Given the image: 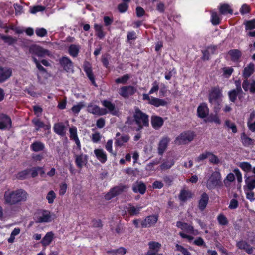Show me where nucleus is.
<instances>
[{
    "label": "nucleus",
    "instance_id": "nucleus-1",
    "mask_svg": "<svg viewBox=\"0 0 255 255\" xmlns=\"http://www.w3.org/2000/svg\"><path fill=\"white\" fill-rule=\"evenodd\" d=\"M28 194L23 189H17L15 190L5 191L4 193V203L10 206L15 205L27 200Z\"/></svg>",
    "mask_w": 255,
    "mask_h": 255
},
{
    "label": "nucleus",
    "instance_id": "nucleus-2",
    "mask_svg": "<svg viewBox=\"0 0 255 255\" xmlns=\"http://www.w3.org/2000/svg\"><path fill=\"white\" fill-rule=\"evenodd\" d=\"M133 117L136 124L138 126L136 129L137 131L142 129L144 127L149 126V116L143 112L138 108L135 109Z\"/></svg>",
    "mask_w": 255,
    "mask_h": 255
},
{
    "label": "nucleus",
    "instance_id": "nucleus-3",
    "mask_svg": "<svg viewBox=\"0 0 255 255\" xmlns=\"http://www.w3.org/2000/svg\"><path fill=\"white\" fill-rule=\"evenodd\" d=\"M222 90L219 86H215L212 87L209 93V102L213 105L216 104L214 107V111L215 112H218L220 109V99L222 96Z\"/></svg>",
    "mask_w": 255,
    "mask_h": 255
},
{
    "label": "nucleus",
    "instance_id": "nucleus-4",
    "mask_svg": "<svg viewBox=\"0 0 255 255\" xmlns=\"http://www.w3.org/2000/svg\"><path fill=\"white\" fill-rule=\"evenodd\" d=\"M222 185L221 175L220 172L219 171H214L207 180V188L209 190H212Z\"/></svg>",
    "mask_w": 255,
    "mask_h": 255
},
{
    "label": "nucleus",
    "instance_id": "nucleus-5",
    "mask_svg": "<svg viewBox=\"0 0 255 255\" xmlns=\"http://www.w3.org/2000/svg\"><path fill=\"white\" fill-rule=\"evenodd\" d=\"M128 185L120 184L111 188L109 191L107 193L105 196V199L106 200H110L112 198L122 194L123 192L128 189Z\"/></svg>",
    "mask_w": 255,
    "mask_h": 255
},
{
    "label": "nucleus",
    "instance_id": "nucleus-6",
    "mask_svg": "<svg viewBox=\"0 0 255 255\" xmlns=\"http://www.w3.org/2000/svg\"><path fill=\"white\" fill-rule=\"evenodd\" d=\"M34 220L36 223H48L51 221V215L49 211L41 210L36 213Z\"/></svg>",
    "mask_w": 255,
    "mask_h": 255
},
{
    "label": "nucleus",
    "instance_id": "nucleus-7",
    "mask_svg": "<svg viewBox=\"0 0 255 255\" xmlns=\"http://www.w3.org/2000/svg\"><path fill=\"white\" fill-rule=\"evenodd\" d=\"M195 136L196 134L194 132L188 130L181 133L176 138V140L179 141L180 144H185L188 142L192 141Z\"/></svg>",
    "mask_w": 255,
    "mask_h": 255
},
{
    "label": "nucleus",
    "instance_id": "nucleus-8",
    "mask_svg": "<svg viewBox=\"0 0 255 255\" xmlns=\"http://www.w3.org/2000/svg\"><path fill=\"white\" fill-rule=\"evenodd\" d=\"M137 91L136 88L132 85L122 86L119 90V94L125 98H128L133 95Z\"/></svg>",
    "mask_w": 255,
    "mask_h": 255
},
{
    "label": "nucleus",
    "instance_id": "nucleus-9",
    "mask_svg": "<svg viewBox=\"0 0 255 255\" xmlns=\"http://www.w3.org/2000/svg\"><path fill=\"white\" fill-rule=\"evenodd\" d=\"M87 111L88 113L97 116H103L107 114L106 108H101L99 106L90 103L87 106Z\"/></svg>",
    "mask_w": 255,
    "mask_h": 255
},
{
    "label": "nucleus",
    "instance_id": "nucleus-10",
    "mask_svg": "<svg viewBox=\"0 0 255 255\" xmlns=\"http://www.w3.org/2000/svg\"><path fill=\"white\" fill-rule=\"evenodd\" d=\"M29 51L32 54V56H37L39 57H43L48 55L49 51L43 48L42 47L33 45L29 47Z\"/></svg>",
    "mask_w": 255,
    "mask_h": 255
},
{
    "label": "nucleus",
    "instance_id": "nucleus-11",
    "mask_svg": "<svg viewBox=\"0 0 255 255\" xmlns=\"http://www.w3.org/2000/svg\"><path fill=\"white\" fill-rule=\"evenodd\" d=\"M12 121L11 118L6 114L0 113V130H5L11 128Z\"/></svg>",
    "mask_w": 255,
    "mask_h": 255
},
{
    "label": "nucleus",
    "instance_id": "nucleus-12",
    "mask_svg": "<svg viewBox=\"0 0 255 255\" xmlns=\"http://www.w3.org/2000/svg\"><path fill=\"white\" fill-rule=\"evenodd\" d=\"M31 122L35 127L34 131L35 132L39 131L40 128H43L44 130H50L51 129L50 124H45L38 118H33Z\"/></svg>",
    "mask_w": 255,
    "mask_h": 255
},
{
    "label": "nucleus",
    "instance_id": "nucleus-13",
    "mask_svg": "<svg viewBox=\"0 0 255 255\" xmlns=\"http://www.w3.org/2000/svg\"><path fill=\"white\" fill-rule=\"evenodd\" d=\"M83 69L92 84L94 86H97L95 77L92 71V67L90 63L85 61L83 65Z\"/></svg>",
    "mask_w": 255,
    "mask_h": 255
},
{
    "label": "nucleus",
    "instance_id": "nucleus-14",
    "mask_svg": "<svg viewBox=\"0 0 255 255\" xmlns=\"http://www.w3.org/2000/svg\"><path fill=\"white\" fill-rule=\"evenodd\" d=\"M12 70L11 68L0 66V83L7 80L12 75Z\"/></svg>",
    "mask_w": 255,
    "mask_h": 255
},
{
    "label": "nucleus",
    "instance_id": "nucleus-15",
    "mask_svg": "<svg viewBox=\"0 0 255 255\" xmlns=\"http://www.w3.org/2000/svg\"><path fill=\"white\" fill-rule=\"evenodd\" d=\"M158 220V215H151L147 216L141 222V226L142 228H147L152 226L155 224Z\"/></svg>",
    "mask_w": 255,
    "mask_h": 255
},
{
    "label": "nucleus",
    "instance_id": "nucleus-16",
    "mask_svg": "<svg viewBox=\"0 0 255 255\" xmlns=\"http://www.w3.org/2000/svg\"><path fill=\"white\" fill-rule=\"evenodd\" d=\"M59 64L63 69L69 72L73 68V64L71 60L66 56H62L59 59Z\"/></svg>",
    "mask_w": 255,
    "mask_h": 255
},
{
    "label": "nucleus",
    "instance_id": "nucleus-17",
    "mask_svg": "<svg viewBox=\"0 0 255 255\" xmlns=\"http://www.w3.org/2000/svg\"><path fill=\"white\" fill-rule=\"evenodd\" d=\"M170 142V139L167 136H164L160 140L158 145V153L159 155L162 156L166 150Z\"/></svg>",
    "mask_w": 255,
    "mask_h": 255
},
{
    "label": "nucleus",
    "instance_id": "nucleus-18",
    "mask_svg": "<svg viewBox=\"0 0 255 255\" xmlns=\"http://www.w3.org/2000/svg\"><path fill=\"white\" fill-rule=\"evenodd\" d=\"M236 246L238 249L245 251L248 254H252L253 252V247H251L246 241L241 240L237 242Z\"/></svg>",
    "mask_w": 255,
    "mask_h": 255
},
{
    "label": "nucleus",
    "instance_id": "nucleus-19",
    "mask_svg": "<svg viewBox=\"0 0 255 255\" xmlns=\"http://www.w3.org/2000/svg\"><path fill=\"white\" fill-rule=\"evenodd\" d=\"M209 109L206 103H201L197 108V113L198 117L205 118L208 115Z\"/></svg>",
    "mask_w": 255,
    "mask_h": 255
},
{
    "label": "nucleus",
    "instance_id": "nucleus-20",
    "mask_svg": "<svg viewBox=\"0 0 255 255\" xmlns=\"http://www.w3.org/2000/svg\"><path fill=\"white\" fill-rule=\"evenodd\" d=\"M151 123L153 128L155 130H158L163 126L164 120L160 116L153 115L151 117Z\"/></svg>",
    "mask_w": 255,
    "mask_h": 255
},
{
    "label": "nucleus",
    "instance_id": "nucleus-21",
    "mask_svg": "<svg viewBox=\"0 0 255 255\" xmlns=\"http://www.w3.org/2000/svg\"><path fill=\"white\" fill-rule=\"evenodd\" d=\"M149 250L147 252L146 255H155L158 253L161 248V244L155 241H150L148 243Z\"/></svg>",
    "mask_w": 255,
    "mask_h": 255
},
{
    "label": "nucleus",
    "instance_id": "nucleus-22",
    "mask_svg": "<svg viewBox=\"0 0 255 255\" xmlns=\"http://www.w3.org/2000/svg\"><path fill=\"white\" fill-rule=\"evenodd\" d=\"M53 130L55 133L62 137L66 135V128L62 122L55 123L53 127Z\"/></svg>",
    "mask_w": 255,
    "mask_h": 255
},
{
    "label": "nucleus",
    "instance_id": "nucleus-23",
    "mask_svg": "<svg viewBox=\"0 0 255 255\" xmlns=\"http://www.w3.org/2000/svg\"><path fill=\"white\" fill-rule=\"evenodd\" d=\"M146 188L145 184L142 181H136L132 186V190L134 193H139L142 195L145 193Z\"/></svg>",
    "mask_w": 255,
    "mask_h": 255
},
{
    "label": "nucleus",
    "instance_id": "nucleus-24",
    "mask_svg": "<svg viewBox=\"0 0 255 255\" xmlns=\"http://www.w3.org/2000/svg\"><path fill=\"white\" fill-rule=\"evenodd\" d=\"M121 135L120 132H117L116 134V139L115 142V145L117 147H121L124 143L128 142L129 139L130 137L128 135H123L119 137Z\"/></svg>",
    "mask_w": 255,
    "mask_h": 255
},
{
    "label": "nucleus",
    "instance_id": "nucleus-25",
    "mask_svg": "<svg viewBox=\"0 0 255 255\" xmlns=\"http://www.w3.org/2000/svg\"><path fill=\"white\" fill-rule=\"evenodd\" d=\"M208 201L209 196L206 193L204 192L201 194L200 199L198 201V207L200 211H203L205 210L208 203Z\"/></svg>",
    "mask_w": 255,
    "mask_h": 255
},
{
    "label": "nucleus",
    "instance_id": "nucleus-26",
    "mask_svg": "<svg viewBox=\"0 0 255 255\" xmlns=\"http://www.w3.org/2000/svg\"><path fill=\"white\" fill-rule=\"evenodd\" d=\"M246 185L244 186L245 192L246 190L252 191L255 188V177L249 176L245 180Z\"/></svg>",
    "mask_w": 255,
    "mask_h": 255
},
{
    "label": "nucleus",
    "instance_id": "nucleus-27",
    "mask_svg": "<svg viewBox=\"0 0 255 255\" xmlns=\"http://www.w3.org/2000/svg\"><path fill=\"white\" fill-rule=\"evenodd\" d=\"M54 238V233L53 232H48L41 240V243L43 247L49 246L52 242Z\"/></svg>",
    "mask_w": 255,
    "mask_h": 255
},
{
    "label": "nucleus",
    "instance_id": "nucleus-28",
    "mask_svg": "<svg viewBox=\"0 0 255 255\" xmlns=\"http://www.w3.org/2000/svg\"><path fill=\"white\" fill-rule=\"evenodd\" d=\"M255 71V65L253 63H250L244 68L242 76L245 79H248Z\"/></svg>",
    "mask_w": 255,
    "mask_h": 255
},
{
    "label": "nucleus",
    "instance_id": "nucleus-29",
    "mask_svg": "<svg viewBox=\"0 0 255 255\" xmlns=\"http://www.w3.org/2000/svg\"><path fill=\"white\" fill-rule=\"evenodd\" d=\"M193 193L189 190L182 189L179 195V199L181 201L186 202L188 199L192 198Z\"/></svg>",
    "mask_w": 255,
    "mask_h": 255
},
{
    "label": "nucleus",
    "instance_id": "nucleus-30",
    "mask_svg": "<svg viewBox=\"0 0 255 255\" xmlns=\"http://www.w3.org/2000/svg\"><path fill=\"white\" fill-rule=\"evenodd\" d=\"M94 152L97 158L102 163H105L107 161V154L102 149H96L94 150Z\"/></svg>",
    "mask_w": 255,
    "mask_h": 255
},
{
    "label": "nucleus",
    "instance_id": "nucleus-31",
    "mask_svg": "<svg viewBox=\"0 0 255 255\" xmlns=\"http://www.w3.org/2000/svg\"><path fill=\"white\" fill-rule=\"evenodd\" d=\"M176 227L187 233H190V231L193 230L192 225L181 221H178L176 222Z\"/></svg>",
    "mask_w": 255,
    "mask_h": 255
},
{
    "label": "nucleus",
    "instance_id": "nucleus-32",
    "mask_svg": "<svg viewBox=\"0 0 255 255\" xmlns=\"http://www.w3.org/2000/svg\"><path fill=\"white\" fill-rule=\"evenodd\" d=\"M148 103L151 105H153L155 107H158L160 106H165L168 104L167 102L163 99H159L151 97L150 101L148 102Z\"/></svg>",
    "mask_w": 255,
    "mask_h": 255
},
{
    "label": "nucleus",
    "instance_id": "nucleus-33",
    "mask_svg": "<svg viewBox=\"0 0 255 255\" xmlns=\"http://www.w3.org/2000/svg\"><path fill=\"white\" fill-rule=\"evenodd\" d=\"M228 54L231 57V59L233 62H238L241 57L242 53L238 49H231L228 51Z\"/></svg>",
    "mask_w": 255,
    "mask_h": 255
},
{
    "label": "nucleus",
    "instance_id": "nucleus-34",
    "mask_svg": "<svg viewBox=\"0 0 255 255\" xmlns=\"http://www.w3.org/2000/svg\"><path fill=\"white\" fill-rule=\"evenodd\" d=\"M219 12L222 15H227L228 14L232 15L233 11L230 5L227 3L220 4L219 7Z\"/></svg>",
    "mask_w": 255,
    "mask_h": 255
},
{
    "label": "nucleus",
    "instance_id": "nucleus-35",
    "mask_svg": "<svg viewBox=\"0 0 255 255\" xmlns=\"http://www.w3.org/2000/svg\"><path fill=\"white\" fill-rule=\"evenodd\" d=\"M44 148V144L39 141H34L30 145L31 150L35 152L42 151Z\"/></svg>",
    "mask_w": 255,
    "mask_h": 255
},
{
    "label": "nucleus",
    "instance_id": "nucleus-36",
    "mask_svg": "<svg viewBox=\"0 0 255 255\" xmlns=\"http://www.w3.org/2000/svg\"><path fill=\"white\" fill-rule=\"evenodd\" d=\"M241 139L242 143L245 147H248L254 144V139L249 137L245 132H243L241 134Z\"/></svg>",
    "mask_w": 255,
    "mask_h": 255
},
{
    "label": "nucleus",
    "instance_id": "nucleus-37",
    "mask_svg": "<svg viewBox=\"0 0 255 255\" xmlns=\"http://www.w3.org/2000/svg\"><path fill=\"white\" fill-rule=\"evenodd\" d=\"M141 207H135L131 204H129L127 207V210L131 216H137L140 213Z\"/></svg>",
    "mask_w": 255,
    "mask_h": 255
},
{
    "label": "nucleus",
    "instance_id": "nucleus-38",
    "mask_svg": "<svg viewBox=\"0 0 255 255\" xmlns=\"http://www.w3.org/2000/svg\"><path fill=\"white\" fill-rule=\"evenodd\" d=\"M80 48L81 47L79 45L71 44L68 48V53L72 57H76L79 53Z\"/></svg>",
    "mask_w": 255,
    "mask_h": 255
},
{
    "label": "nucleus",
    "instance_id": "nucleus-39",
    "mask_svg": "<svg viewBox=\"0 0 255 255\" xmlns=\"http://www.w3.org/2000/svg\"><path fill=\"white\" fill-rule=\"evenodd\" d=\"M102 104L112 114L114 115H116L117 112L115 111V105L114 104L107 100H103L102 102Z\"/></svg>",
    "mask_w": 255,
    "mask_h": 255
},
{
    "label": "nucleus",
    "instance_id": "nucleus-40",
    "mask_svg": "<svg viewBox=\"0 0 255 255\" xmlns=\"http://www.w3.org/2000/svg\"><path fill=\"white\" fill-rule=\"evenodd\" d=\"M175 164V161L173 159H170L163 160L162 163L160 165V168L162 170H166L170 169Z\"/></svg>",
    "mask_w": 255,
    "mask_h": 255
},
{
    "label": "nucleus",
    "instance_id": "nucleus-41",
    "mask_svg": "<svg viewBox=\"0 0 255 255\" xmlns=\"http://www.w3.org/2000/svg\"><path fill=\"white\" fill-rule=\"evenodd\" d=\"M94 28L96 32V35L100 39H102L106 35V33L103 31L102 25L98 24H95Z\"/></svg>",
    "mask_w": 255,
    "mask_h": 255
},
{
    "label": "nucleus",
    "instance_id": "nucleus-42",
    "mask_svg": "<svg viewBox=\"0 0 255 255\" xmlns=\"http://www.w3.org/2000/svg\"><path fill=\"white\" fill-rule=\"evenodd\" d=\"M30 169H26L19 172L16 175V178L19 180H24L29 177L30 174Z\"/></svg>",
    "mask_w": 255,
    "mask_h": 255
},
{
    "label": "nucleus",
    "instance_id": "nucleus-43",
    "mask_svg": "<svg viewBox=\"0 0 255 255\" xmlns=\"http://www.w3.org/2000/svg\"><path fill=\"white\" fill-rule=\"evenodd\" d=\"M217 221L221 226H227L229 224V221L227 218L223 213L219 214L217 217Z\"/></svg>",
    "mask_w": 255,
    "mask_h": 255
},
{
    "label": "nucleus",
    "instance_id": "nucleus-44",
    "mask_svg": "<svg viewBox=\"0 0 255 255\" xmlns=\"http://www.w3.org/2000/svg\"><path fill=\"white\" fill-rule=\"evenodd\" d=\"M0 38L4 41L6 43H7L9 45H11L15 43L17 41L16 38H13L10 36H6L4 35H0Z\"/></svg>",
    "mask_w": 255,
    "mask_h": 255
},
{
    "label": "nucleus",
    "instance_id": "nucleus-45",
    "mask_svg": "<svg viewBox=\"0 0 255 255\" xmlns=\"http://www.w3.org/2000/svg\"><path fill=\"white\" fill-rule=\"evenodd\" d=\"M130 76L128 74H124L121 77L115 79V81L116 84H126L129 80Z\"/></svg>",
    "mask_w": 255,
    "mask_h": 255
},
{
    "label": "nucleus",
    "instance_id": "nucleus-46",
    "mask_svg": "<svg viewBox=\"0 0 255 255\" xmlns=\"http://www.w3.org/2000/svg\"><path fill=\"white\" fill-rule=\"evenodd\" d=\"M221 19L216 12L211 13V22L213 25H218L220 24Z\"/></svg>",
    "mask_w": 255,
    "mask_h": 255
},
{
    "label": "nucleus",
    "instance_id": "nucleus-47",
    "mask_svg": "<svg viewBox=\"0 0 255 255\" xmlns=\"http://www.w3.org/2000/svg\"><path fill=\"white\" fill-rule=\"evenodd\" d=\"M85 105L84 101H81L78 103L77 105H74L71 108V111L74 114H78L82 108L84 107Z\"/></svg>",
    "mask_w": 255,
    "mask_h": 255
},
{
    "label": "nucleus",
    "instance_id": "nucleus-48",
    "mask_svg": "<svg viewBox=\"0 0 255 255\" xmlns=\"http://www.w3.org/2000/svg\"><path fill=\"white\" fill-rule=\"evenodd\" d=\"M239 167L245 172L248 173L252 170V166L248 162H242L239 164Z\"/></svg>",
    "mask_w": 255,
    "mask_h": 255
},
{
    "label": "nucleus",
    "instance_id": "nucleus-49",
    "mask_svg": "<svg viewBox=\"0 0 255 255\" xmlns=\"http://www.w3.org/2000/svg\"><path fill=\"white\" fill-rule=\"evenodd\" d=\"M225 126L231 129L233 133L237 132V128L235 124L232 122L230 120H226L225 122Z\"/></svg>",
    "mask_w": 255,
    "mask_h": 255
},
{
    "label": "nucleus",
    "instance_id": "nucleus-50",
    "mask_svg": "<svg viewBox=\"0 0 255 255\" xmlns=\"http://www.w3.org/2000/svg\"><path fill=\"white\" fill-rule=\"evenodd\" d=\"M75 164L77 166V167L81 169L83 165V154H81L80 155H75Z\"/></svg>",
    "mask_w": 255,
    "mask_h": 255
},
{
    "label": "nucleus",
    "instance_id": "nucleus-51",
    "mask_svg": "<svg viewBox=\"0 0 255 255\" xmlns=\"http://www.w3.org/2000/svg\"><path fill=\"white\" fill-rule=\"evenodd\" d=\"M127 252V250L124 247H120L117 249L112 250L108 252L113 255H124Z\"/></svg>",
    "mask_w": 255,
    "mask_h": 255
},
{
    "label": "nucleus",
    "instance_id": "nucleus-52",
    "mask_svg": "<svg viewBox=\"0 0 255 255\" xmlns=\"http://www.w3.org/2000/svg\"><path fill=\"white\" fill-rule=\"evenodd\" d=\"M245 30H252L255 29V19L246 21L244 22Z\"/></svg>",
    "mask_w": 255,
    "mask_h": 255
},
{
    "label": "nucleus",
    "instance_id": "nucleus-53",
    "mask_svg": "<svg viewBox=\"0 0 255 255\" xmlns=\"http://www.w3.org/2000/svg\"><path fill=\"white\" fill-rule=\"evenodd\" d=\"M32 59L39 71L42 73H47V70L40 64V63L35 56H32Z\"/></svg>",
    "mask_w": 255,
    "mask_h": 255
},
{
    "label": "nucleus",
    "instance_id": "nucleus-54",
    "mask_svg": "<svg viewBox=\"0 0 255 255\" xmlns=\"http://www.w3.org/2000/svg\"><path fill=\"white\" fill-rule=\"evenodd\" d=\"M104 25L105 26L107 27V30L110 31L109 26L112 25L114 21V19L112 17L108 16H104L103 17Z\"/></svg>",
    "mask_w": 255,
    "mask_h": 255
},
{
    "label": "nucleus",
    "instance_id": "nucleus-55",
    "mask_svg": "<svg viewBox=\"0 0 255 255\" xmlns=\"http://www.w3.org/2000/svg\"><path fill=\"white\" fill-rule=\"evenodd\" d=\"M70 138L71 140H75L79 138L77 135V129L75 127H72L69 128Z\"/></svg>",
    "mask_w": 255,
    "mask_h": 255
},
{
    "label": "nucleus",
    "instance_id": "nucleus-56",
    "mask_svg": "<svg viewBox=\"0 0 255 255\" xmlns=\"http://www.w3.org/2000/svg\"><path fill=\"white\" fill-rule=\"evenodd\" d=\"M129 8V4L126 2H122L118 4L117 9L119 12L124 13L126 12Z\"/></svg>",
    "mask_w": 255,
    "mask_h": 255
},
{
    "label": "nucleus",
    "instance_id": "nucleus-57",
    "mask_svg": "<svg viewBox=\"0 0 255 255\" xmlns=\"http://www.w3.org/2000/svg\"><path fill=\"white\" fill-rule=\"evenodd\" d=\"M56 197V194L53 190L50 191L46 196V199L49 204H52Z\"/></svg>",
    "mask_w": 255,
    "mask_h": 255
},
{
    "label": "nucleus",
    "instance_id": "nucleus-58",
    "mask_svg": "<svg viewBox=\"0 0 255 255\" xmlns=\"http://www.w3.org/2000/svg\"><path fill=\"white\" fill-rule=\"evenodd\" d=\"M223 75L226 78H229L231 76L234 72V69L232 67H225L222 68Z\"/></svg>",
    "mask_w": 255,
    "mask_h": 255
},
{
    "label": "nucleus",
    "instance_id": "nucleus-59",
    "mask_svg": "<svg viewBox=\"0 0 255 255\" xmlns=\"http://www.w3.org/2000/svg\"><path fill=\"white\" fill-rule=\"evenodd\" d=\"M175 247L177 251L181 252L184 255H191L188 250L183 246L177 244L176 245Z\"/></svg>",
    "mask_w": 255,
    "mask_h": 255
},
{
    "label": "nucleus",
    "instance_id": "nucleus-60",
    "mask_svg": "<svg viewBox=\"0 0 255 255\" xmlns=\"http://www.w3.org/2000/svg\"><path fill=\"white\" fill-rule=\"evenodd\" d=\"M35 33L37 36L40 37H43L47 35V31L46 29L44 28H36Z\"/></svg>",
    "mask_w": 255,
    "mask_h": 255
},
{
    "label": "nucleus",
    "instance_id": "nucleus-61",
    "mask_svg": "<svg viewBox=\"0 0 255 255\" xmlns=\"http://www.w3.org/2000/svg\"><path fill=\"white\" fill-rule=\"evenodd\" d=\"M45 7L42 5H36L30 8V12L35 14L38 12H42L45 10Z\"/></svg>",
    "mask_w": 255,
    "mask_h": 255
},
{
    "label": "nucleus",
    "instance_id": "nucleus-62",
    "mask_svg": "<svg viewBox=\"0 0 255 255\" xmlns=\"http://www.w3.org/2000/svg\"><path fill=\"white\" fill-rule=\"evenodd\" d=\"M228 97L229 100L233 103H235L236 99L237 96L238 95L235 90H231L229 91L228 93Z\"/></svg>",
    "mask_w": 255,
    "mask_h": 255
},
{
    "label": "nucleus",
    "instance_id": "nucleus-63",
    "mask_svg": "<svg viewBox=\"0 0 255 255\" xmlns=\"http://www.w3.org/2000/svg\"><path fill=\"white\" fill-rule=\"evenodd\" d=\"M207 121L209 122H214L217 124H221V120L217 115H214L209 117L207 119Z\"/></svg>",
    "mask_w": 255,
    "mask_h": 255
},
{
    "label": "nucleus",
    "instance_id": "nucleus-64",
    "mask_svg": "<svg viewBox=\"0 0 255 255\" xmlns=\"http://www.w3.org/2000/svg\"><path fill=\"white\" fill-rule=\"evenodd\" d=\"M239 206V202L236 199L231 200L228 208L230 209H235Z\"/></svg>",
    "mask_w": 255,
    "mask_h": 255
}]
</instances>
